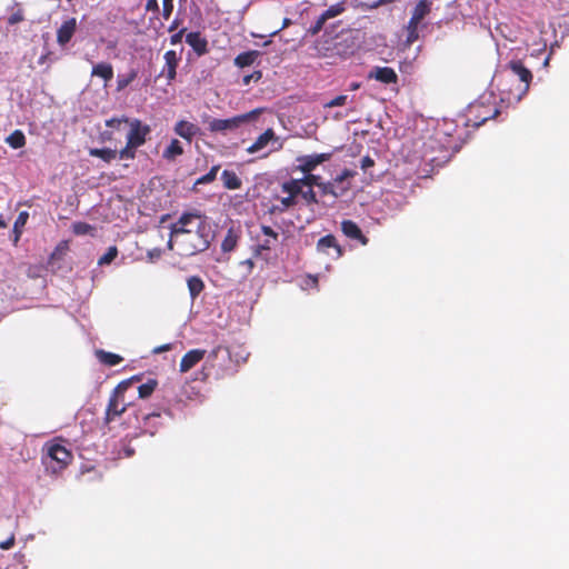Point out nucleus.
I'll list each match as a JSON object with an SVG mask.
<instances>
[{"instance_id": "f257e3e1", "label": "nucleus", "mask_w": 569, "mask_h": 569, "mask_svg": "<svg viewBox=\"0 0 569 569\" xmlns=\"http://www.w3.org/2000/svg\"><path fill=\"white\" fill-rule=\"evenodd\" d=\"M169 249H177L183 257L206 251L213 239V231L208 218L198 210L183 212L171 223Z\"/></svg>"}, {"instance_id": "f03ea898", "label": "nucleus", "mask_w": 569, "mask_h": 569, "mask_svg": "<svg viewBox=\"0 0 569 569\" xmlns=\"http://www.w3.org/2000/svg\"><path fill=\"white\" fill-rule=\"evenodd\" d=\"M236 371L230 351L227 347H216L206 358V361L199 372L202 381L210 377L223 379Z\"/></svg>"}, {"instance_id": "7ed1b4c3", "label": "nucleus", "mask_w": 569, "mask_h": 569, "mask_svg": "<svg viewBox=\"0 0 569 569\" xmlns=\"http://www.w3.org/2000/svg\"><path fill=\"white\" fill-rule=\"evenodd\" d=\"M499 113V108L492 96L480 97V99L470 103L467 109V126L479 128L488 120L496 118Z\"/></svg>"}, {"instance_id": "20e7f679", "label": "nucleus", "mask_w": 569, "mask_h": 569, "mask_svg": "<svg viewBox=\"0 0 569 569\" xmlns=\"http://www.w3.org/2000/svg\"><path fill=\"white\" fill-rule=\"evenodd\" d=\"M43 451L46 453L42 456V463L46 470L52 475H57L66 469L73 458L71 451L58 442H47Z\"/></svg>"}, {"instance_id": "39448f33", "label": "nucleus", "mask_w": 569, "mask_h": 569, "mask_svg": "<svg viewBox=\"0 0 569 569\" xmlns=\"http://www.w3.org/2000/svg\"><path fill=\"white\" fill-rule=\"evenodd\" d=\"M127 383L128 382H119L117 387L112 390L104 412V425H109L110 422L116 420V418L124 413L127 408L129 407L130 403L126 402L124 400Z\"/></svg>"}, {"instance_id": "423d86ee", "label": "nucleus", "mask_w": 569, "mask_h": 569, "mask_svg": "<svg viewBox=\"0 0 569 569\" xmlns=\"http://www.w3.org/2000/svg\"><path fill=\"white\" fill-rule=\"evenodd\" d=\"M261 113V109H254L243 114H238L229 119H212L209 122V130L211 132H222L226 133L228 131H234L244 123L253 121Z\"/></svg>"}, {"instance_id": "0eeeda50", "label": "nucleus", "mask_w": 569, "mask_h": 569, "mask_svg": "<svg viewBox=\"0 0 569 569\" xmlns=\"http://www.w3.org/2000/svg\"><path fill=\"white\" fill-rule=\"evenodd\" d=\"M507 68L510 70L512 77H516L519 80L517 88L515 90H509L510 96L519 101L529 90L532 81V73L527 67H525L521 60H511L507 64Z\"/></svg>"}, {"instance_id": "6e6552de", "label": "nucleus", "mask_w": 569, "mask_h": 569, "mask_svg": "<svg viewBox=\"0 0 569 569\" xmlns=\"http://www.w3.org/2000/svg\"><path fill=\"white\" fill-rule=\"evenodd\" d=\"M353 174L351 170L345 169L332 181H323L320 190L321 193L323 196L330 194L335 198L342 197L350 189V182H346V180L353 177Z\"/></svg>"}, {"instance_id": "1a4fd4ad", "label": "nucleus", "mask_w": 569, "mask_h": 569, "mask_svg": "<svg viewBox=\"0 0 569 569\" xmlns=\"http://www.w3.org/2000/svg\"><path fill=\"white\" fill-rule=\"evenodd\" d=\"M128 126L129 132L127 134V142L138 148L143 146L151 132L150 126L142 123V121L137 118L131 119Z\"/></svg>"}, {"instance_id": "9d476101", "label": "nucleus", "mask_w": 569, "mask_h": 569, "mask_svg": "<svg viewBox=\"0 0 569 569\" xmlns=\"http://www.w3.org/2000/svg\"><path fill=\"white\" fill-rule=\"evenodd\" d=\"M316 250L318 253L328 256L333 260H338L343 256V249L333 234L321 237L316 244Z\"/></svg>"}, {"instance_id": "9b49d317", "label": "nucleus", "mask_w": 569, "mask_h": 569, "mask_svg": "<svg viewBox=\"0 0 569 569\" xmlns=\"http://www.w3.org/2000/svg\"><path fill=\"white\" fill-rule=\"evenodd\" d=\"M331 158V153H313L301 156L297 158V169L302 173L312 172L319 164L328 161Z\"/></svg>"}, {"instance_id": "f8f14e48", "label": "nucleus", "mask_w": 569, "mask_h": 569, "mask_svg": "<svg viewBox=\"0 0 569 569\" xmlns=\"http://www.w3.org/2000/svg\"><path fill=\"white\" fill-rule=\"evenodd\" d=\"M163 59L164 66L160 72V76H164L168 80V83H171L177 77V68L180 58L174 50H169L164 53Z\"/></svg>"}, {"instance_id": "ddd939ff", "label": "nucleus", "mask_w": 569, "mask_h": 569, "mask_svg": "<svg viewBox=\"0 0 569 569\" xmlns=\"http://www.w3.org/2000/svg\"><path fill=\"white\" fill-rule=\"evenodd\" d=\"M341 231L347 238L356 240L362 246H367L369 242V239L362 233L360 227L352 220H342Z\"/></svg>"}, {"instance_id": "4468645a", "label": "nucleus", "mask_w": 569, "mask_h": 569, "mask_svg": "<svg viewBox=\"0 0 569 569\" xmlns=\"http://www.w3.org/2000/svg\"><path fill=\"white\" fill-rule=\"evenodd\" d=\"M77 19L70 18L60 26L57 30V42L59 46L64 47L72 39L76 30H77Z\"/></svg>"}, {"instance_id": "2eb2a0df", "label": "nucleus", "mask_w": 569, "mask_h": 569, "mask_svg": "<svg viewBox=\"0 0 569 569\" xmlns=\"http://www.w3.org/2000/svg\"><path fill=\"white\" fill-rule=\"evenodd\" d=\"M207 351L204 349H192L189 350L180 361V371L188 372L194 366H197L201 360L204 359Z\"/></svg>"}, {"instance_id": "dca6fc26", "label": "nucleus", "mask_w": 569, "mask_h": 569, "mask_svg": "<svg viewBox=\"0 0 569 569\" xmlns=\"http://www.w3.org/2000/svg\"><path fill=\"white\" fill-rule=\"evenodd\" d=\"M176 134L181 137L182 139L191 142L192 139L200 134V128L187 120H179L173 128Z\"/></svg>"}, {"instance_id": "f3484780", "label": "nucleus", "mask_w": 569, "mask_h": 569, "mask_svg": "<svg viewBox=\"0 0 569 569\" xmlns=\"http://www.w3.org/2000/svg\"><path fill=\"white\" fill-rule=\"evenodd\" d=\"M369 78L376 79L377 81L385 83V84H391V83L398 82V74L390 67L373 68L369 73Z\"/></svg>"}, {"instance_id": "a211bd4d", "label": "nucleus", "mask_w": 569, "mask_h": 569, "mask_svg": "<svg viewBox=\"0 0 569 569\" xmlns=\"http://www.w3.org/2000/svg\"><path fill=\"white\" fill-rule=\"evenodd\" d=\"M186 42L198 56H203L208 52V41L200 32H189L186 36Z\"/></svg>"}, {"instance_id": "6ab92c4d", "label": "nucleus", "mask_w": 569, "mask_h": 569, "mask_svg": "<svg viewBox=\"0 0 569 569\" xmlns=\"http://www.w3.org/2000/svg\"><path fill=\"white\" fill-rule=\"evenodd\" d=\"M277 140H278V138H277L273 129L269 128L263 133H261L250 147L247 148V152L248 153L259 152L260 150L264 149L269 144V142L277 141Z\"/></svg>"}, {"instance_id": "aec40b11", "label": "nucleus", "mask_w": 569, "mask_h": 569, "mask_svg": "<svg viewBox=\"0 0 569 569\" xmlns=\"http://www.w3.org/2000/svg\"><path fill=\"white\" fill-rule=\"evenodd\" d=\"M431 11V2L429 0H420L415 6L410 20L412 24L420 23Z\"/></svg>"}, {"instance_id": "412c9836", "label": "nucleus", "mask_w": 569, "mask_h": 569, "mask_svg": "<svg viewBox=\"0 0 569 569\" xmlns=\"http://www.w3.org/2000/svg\"><path fill=\"white\" fill-rule=\"evenodd\" d=\"M261 232L267 237V239L259 244L257 252L259 253L261 250H270L274 243L278 241V232H276L271 227L269 226H261Z\"/></svg>"}, {"instance_id": "4be33fe9", "label": "nucleus", "mask_w": 569, "mask_h": 569, "mask_svg": "<svg viewBox=\"0 0 569 569\" xmlns=\"http://www.w3.org/2000/svg\"><path fill=\"white\" fill-rule=\"evenodd\" d=\"M302 183L300 179H289L281 183L282 192L287 193V196L297 200L298 196L302 193Z\"/></svg>"}, {"instance_id": "5701e85b", "label": "nucleus", "mask_w": 569, "mask_h": 569, "mask_svg": "<svg viewBox=\"0 0 569 569\" xmlns=\"http://www.w3.org/2000/svg\"><path fill=\"white\" fill-rule=\"evenodd\" d=\"M259 56L260 52L257 50L241 52L234 58V66L238 68L249 67L256 62Z\"/></svg>"}, {"instance_id": "b1692460", "label": "nucleus", "mask_w": 569, "mask_h": 569, "mask_svg": "<svg viewBox=\"0 0 569 569\" xmlns=\"http://www.w3.org/2000/svg\"><path fill=\"white\" fill-rule=\"evenodd\" d=\"M92 77H100L106 82H109L113 78V68L108 62H100L93 66L91 71Z\"/></svg>"}, {"instance_id": "393cba45", "label": "nucleus", "mask_w": 569, "mask_h": 569, "mask_svg": "<svg viewBox=\"0 0 569 569\" xmlns=\"http://www.w3.org/2000/svg\"><path fill=\"white\" fill-rule=\"evenodd\" d=\"M221 180L223 182V187L228 190H237L242 184L241 179L231 170H223L221 173Z\"/></svg>"}, {"instance_id": "a878e982", "label": "nucleus", "mask_w": 569, "mask_h": 569, "mask_svg": "<svg viewBox=\"0 0 569 569\" xmlns=\"http://www.w3.org/2000/svg\"><path fill=\"white\" fill-rule=\"evenodd\" d=\"M96 356L101 363L108 367H114L123 360L121 356L102 349L97 350Z\"/></svg>"}, {"instance_id": "bb28decb", "label": "nucleus", "mask_w": 569, "mask_h": 569, "mask_svg": "<svg viewBox=\"0 0 569 569\" xmlns=\"http://www.w3.org/2000/svg\"><path fill=\"white\" fill-rule=\"evenodd\" d=\"M187 286L192 299H196L204 289V282L199 276L189 277Z\"/></svg>"}, {"instance_id": "cd10ccee", "label": "nucleus", "mask_w": 569, "mask_h": 569, "mask_svg": "<svg viewBox=\"0 0 569 569\" xmlns=\"http://www.w3.org/2000/svg\"><path fill=\"white\" fill-rule=\"evenodd\" d=\"M183 153V148L178 139H172L169 146L164 149L162 157L167 160H174Z\"/></svg>"}, {"instance_id": "c85d7f7f", "label": "nucleus", "mask_w": 569, "mask_h": 569, "mask_svg": "<svg viewBox=\"0 0 569 569\" xmlns=\"http://www.w3.org/2000/svg\"><path fill=\"white\" fill-rule=\"evenodd\" d=\"M89 154L91 157L100 158L103 161L109 163L117 158L118 151L110 149V148H101V149L92 148L89 150Z\"/></svg>"}, {"instance_id": "c756f323", "label": "nucleus", "mask_w": 569, "mask_h": 569, "mask_svg": "<svg viewBox=\"0 0 569 569\" xmlns=\"http://www.w3.org/2000/svg\"><path fill=\"white\" fill-rule=\"evenodd\" d=\"M239 236L233 229H229L224 239L221 243V250L223 252H231L238 244Z\"/></svg>"}, {"instance_id": "7c9ffc66", "label": "nucleus", "mask_w": 569, "mask_h": 569, "mask_svg": "<svg viewBox=\"0 0 569 569\" xmlns=\"http://www.w3.org/2000/svg\"><path fill=\"white\" fill-rule=\"evenodd\" d=\"M6 141L11 148L19 149L26 144V137L21 130H14L8 136Z\"/></svg>"}, {"instance_id": "2f4dec72", "label": "nucleus", "mask_w": 569, "mask_h": 569, "mask_svg": "<svg viewBox=\"0 0 569 569\" xmlns=\"http://www.w3.org/2000/svg\"><path fill=\"white\" fill-rule=\"evenodd\" d=\"M158 386L157 379H148L147 382L138 387V393L141 399L149 398Z\"/></svg>"}, {"instance_id": "473e14b6", "label": "nucleus", "mask_w": 569, "mask_h": 569, "mask_svg": "<svg viewBox=\"0 0 569 569\" xmlns=\"http://www.w3.org/2000/svg\"><path fill=\"white\" fill-rule=\"evenodd\" d=\"M297 202H298L297 200H295L293 198H291L289 196L280 198V203L272 206L270 209V212L271 213H276V212L282 213L286 210H288L289 208L295 207L297 204Z\"/></svg>"}, {"instance_id": "72a5a7b5", "label": "nucleus", "mask_w": 569, "mask_h": 569, "mask_svg": "<svg viewBox=\"0 0 569 569\" xmlns=\"http://www.w3.org/2000/svg\"><path fill=\"white\" fill-rule=\"evenodd\" d=\"M300 181L303 187H308L311 189L312 187H318L320 190L323 182L320 176L313 174L312 172L305 173V177L300 178Z\"/></svg>"}, {"instance_id": "f704fd0d", "label": "nucleus", "mask_w": 569, "mask_h": 569, "mask_svg": "<svg viewBox=\"0 0 569 569\" xmlns=\"http://www.w3.org/2000/svg\"><path fill=\"white\" fill-rule=\"evenodd\" d=\"M69 250V244H68V241H60L54 250L52 251V253L50 254V258H49V262H53L54 260H61L67 251Z\"/></svg>"}, {"instance_id": "c9c22d12", "label": "nucleus", "mask_w": 569, "mask_h": 569, "mask_svg": "<svg viewBox=\"0 0 569 569\" xmlns=\"http://www.w3.org/2000/svg\"><path fill=\"white\" fill-rule=\"evenodd\" d=\"M118 256V248L116 246H111L108 248L107 252L102 254L99 260V266L110 264Z\"/></svg>"}, {"instance_id": "e433bc0d", "label": "nucleus", "mask_w": 569, "mask_h": 569, "mask_svg": "<svg viewBox=\"0 0 569 569\" xmlns=\"http://www.w3.org/2000/svg\"><path fill=\"white\" fill-rule=\"evenodd\" d=\"M220 169L219 164L211 167L209 172L197 179L196 184H207L216 180L217 173Z\"/></svg>"}, {"instance_id": "4c0bfd02", "label": "nucleus", "mask_w": 569, "mask_h": 569, "mask_svg": "<svg viewBox=\"0 0 569 569\" xmlns=\"http://www.w3.org/2000/svg\"><path fill=\"white\" fill-rule=\"evenodd\" d=\"M137 78V71L131 70L127 76H119L117 81V89L119 91L127 88Z\"/></svg>"}, {"instance_id": "58836bf2", "label": "nucleus", "mask_w": 569, "mask_h": 569, "mask_svg": "<svg viewBox=\"0 0 569 569\" xmlns=\"http://www.w3.org/2000/svg\"><path fill=\"white\" fill-rule=\"evenodd\" d=\"M93 230H94V227H92L91 224H89L87 222L79 221V222H74L72 224V231L77 236H84V234L91 233Z\"/></svg>"}, {"instance_id": "ea45409f", "label": "nucleus", "mask_w": 569, "mask_h": 569, "mask_svg": "<svg viewBox=\"0 0 569 569\" xmlns=\"http://www.w3.org/2000/svg\"><path fill=\"white\" fill-rule=\"evenodd\" d=\"M130 120L131 119H129L126 116L113 117L111 119L106 120V127L111 128V129H116V130H120L121 126L122 124H129Z\"/></svg>"}, {"instance_id": "a19ab883", "label": "nucleus", "mask_w": 569, "mask_h": 569, "mask_svg": "<svg viewBox=\"0 0 569 569\" xmlns=\"http://www.w3.org/2000/svg\"><path fill=\"white\" fill-rule=\"evenodd\" d=\"M13 9H16L8 18V24L14 26L24 20L23 10L20 8L19 3H16Z\"/></svg>"}, {"instance_id": "79ce46f5", "label": "nucleus", "mask_w": 569, "mask_h": 569, "mask_svg": "<svg viewBox=\"0 0 569 569\" xmlns=\"http://www.w3.org/2000/svg\"><path fill=\"white\" fill-rule=\"evenodd\" d=\"M138 149V147H136L134 144H130L129 142L126 143V147L122 148L120 151H118V156L120 159H126V160H131V159H134L136 157V150Z\"/></svg>"}, {"instance_id": "37998d69", "label": "nucleus", "mask_w": 569, "mask_h": 569, "mask_svg": "<svg viewBox=\"0 0 569 569\" xmlns=\"http://www.w3.org/2000/svg\"><path fill=\"white\" fill-rule=\"evenodd\" d=\"M345 11V7L342 3H336L333 6H330L326 11H323L321 14L325 17L326 20L335 18L339 14H341Z\"/></svg>"}, {"instance_id": "c03bdc74", "label": "nucleus", "mask_w": 569, "mask_h": 569, "mask_svg": "<svg viewBox=\"0 0 569 569\" xmlns=\"http://www.w3.org/2000/svg\"><path fill=\"white\" fill-rule=\"evenodd\" d=\"M418 27H419V23L412 24V20H409V22L407 24V42L409 44H411L418 40V38H419Z\"/></svg>"}, {"instance_id": "a18cd8bd", "label": "nucleus", "mask_w": 569, "mask_h": 569, "mask_svg": "<svg viewBox=\"0 0 569 569\" xmlns=\"http://www.w3.org/2000/svg\"><path fill=\"white\" fill-rule=\"evenodd\" d=\"M300 196L308 206L318 203L317 194L311 188H308L306 191L302 189V193H300Z\"/></svg>"}, {"instance_id": "49530a36", "label": "nucleus", "mask_w": 569, "mask_h": 569, "mask_svg": "<svg viewBox=\"0 0 569 569\" xmlns=\"http://www.w3.org/2000/svg\"><path fill=\"white\" fill-rule=\"evenodd\" d=\"M347 100H348V96H346V94L337 96L332 100L325 103V108H333V107L345 106L347 103Z\"/></svg>"}, {"instance_id": "de8ad7c7", "label": "nucleus", "mask_w": 569, "mask_h": 569, "mask_svg": "<svg viewBox=\"0 0 569 569\" xmlns=\"http://www.w3.org/2000/svg\"><path fill=\"white\" fill-rule=\"evenodd\" d=\"M326 21L327 20L325 19V17L322 14H320L319 18L317 19V21L315 22V24L309 28L308 32L311 36H316L317 33H319L322 30Z\"/></svg>"}, {"instance_id": "09e8293b", "label": "nucleus", "mask_w": 569, "mask_h": 569, "mask_svg": "<svg viewBox=\"0 0 569 569\" xmlns=\"http://www.w3.org/2000/svg\"><path fill=\"white\" fill-rule=\"evenodd\" d=\"M28 219H29V213L27 211H21L18 214V217L13 223V229L24 228Z\"/></svg>"}, {"instance_id": "8fccbe9b", "label": "nucleus", "mask_w": 569, "mask_h": 569, "mask_svg": "<svg viewBox=\"0 0 569 569\" xmlns=\"http://www.w3.org/2000/svg\"><path fill=\"white\" fill-rule=\"evenodd\" d=\"M262 78V72L260 70L253 71L251 74H247L242 79V83L248 86L251 81H259Z\"/></svg>"}, {"instance_id": "3c124183", "label": "nucleus", "mask_w": 569, "mask_h": 569, "mask_svg": "<svg viewBox=\"0 0 569 569\" xmlns=\"http://www.w3.org/2000/svg\"><path fill=\"white\" fill-rule=\"evenodd\" d=\"M173 11V2L162 1V16L164 19H169Z\"/></svg>"}, {"instance_id": "603ef678", "label": "nucleus", "mask_w": 569, "mask_h": 569, "mask_svg": "<svg viewBox=\"0 0 569 569\" xmlns=\"http://www.w3.org/2000/svg\"><path fill=\"white\" fill-rule=\"evenodd\" d=\"M147 256H148V260L150 262H153V261H156V260L161 258L162 250L159 249V248L151 249V250L148 251Z\"/></svg>"}, {"instance_id": "864d4df0", "label": "nucleus", "mask_w": 569, "mask_h": 569, "mask_svg": "<svg viewBox=\"0 0 569 569\" xmlns=\"http://www.w3.org/2000/svg\"><path fill=\"white\" fill-rule=\"evenodd\" d=\"M14 542H16V538H14V535L12 533L7 540L0 542V549L9 550L14 546Z\"/></svg>"}, {"instance_id": "5fc2aeb1", "label": "nucleus", "mask_w": 569, "mask_h": 569, "mask_svg": "<svg viewBox=\"0 0 569 569\" xmlns=\"http://www.w3.org/2000/svg\"><path fill=\"white\" fill-rule=\"evenodd\" d=\"M186 32V28L179 30L178 32H176L174 34H172L170 37V43L171 44H178L182 41V38H183V34Z\"/></svg>"}, {"instance_id": "6e6d98bb", "label": "nucleus", "mask_w": 569, "mask_h": 569, "mask_svg": "<svg viewBox=\"0 0 569 569\" xmlns=\"http://www.w3.org/2000/svg\"><path fill=\"white\" fill-rule=\"evenodd\" d=\"M240 266L246 269V276L250 274L254 268V262L252 259H246L240 262Z\"/></svg>"}, {"instance_id": "4d7b16f0", "label": "nucleus", "mask_w": 569, "mask_h": 569, "mask_svg": "<svg viewBox=\"0 0 569 569\" xmlns=\"http://www.w3.org/2000/svg\"><path fill=\"white\" fill-rule=\"evenodd\" d=\"M146 10L147 11L159 12L158 0H147Z\"/></svg>"}, {"instance_id": "13d9d810", "label": "nucleus", "mask_w": 569, "mask_h": 569, "mask_svg": "<svg viewBox=\"0 0 569 569\" xmlns=\"http://www.w3.org/2000/svg\"><path fill=\"white\" fill-rule=\"evenodd\" d=\"M375 161L369 156H366L361 159V169L367 170L368 168L373 167Z\"/></svg>"}, {"instance_id": "bf43d9fd", "label": "nucleus", "mask_w": 569, "mask_h": 569, "mask_svg": "<svg viewBox=\"0 0 569 569\" xmlns=\"http://www.w3.org/2000/svg\"><path fill=\"white\" fill-rule=\"evenodd\" d=\"M140 380H141V375H136V376H132V377H131V378H129V379L123 380L122 382H128V383L126 385V391L131 387V385H132L133 382H138V381H140Z\"/></svg>"}, {"instance_id": "052dcab7", "label": "nucleus", "mask_w": 569, "mask_h": 569, "mask_svg": "<svg viewBox=\"0 0 569 569\" xmlns=\"http://www.w3.org/2000/svg\"><path fill=\"white\" fill-rule=\"evenodd\" d=\"M172 346L170 343L159 346L153 349L154 353H161L171 350Z\"/></svg>"}, {"instance_id": "680f3d73", "label": "nucleus", "mask_w": 569, "mask_h": 569, "mask_svg": "<svg viewBox=\"0 0 569 569\" xmlns=\"http://www.w3.org/2000/svg\"><path fill=\"white\" fill-rule=\"evenodd\" d=\"M22 232H23V228H20V229H13V234H14V237H13V243H14V244H17V243L19 242V240H20V237H21Z\"/></svg>"}, {"instance_id": "e2e57ef3", "label": "nucleus", "mask_w": 569, "mask_h": 569, "mask_svg": "<svg viewBox=\"0 0 569 569\" xmlns=\"http://www.w3.org/2000/svg\"><path fill=\"white\" fill-rule=\"evenodd\" d=\"M101 138H102L103 141H110V140H112V132L111 131H104L101 134Z\"/></svg>"}, {"instance_id": "0e129e2a", "label": "nucleus", "mask_w": 569, "mask_h": 569, "mask_svg": "<svg viewBox=\"0 0 569 569\" xmlns=\"http://www.w3.org/2000/svg\"><path fill=\"white\" fill-rule=\"evenodd\" d=\"M178 26H179L178 20H173L169 27V31L171 32V31L176 30L178 28Z\"/></svg>"}, {"instance_id": "69168bd1", "label": "nucleus", "mask_w": 569, "mask_h": 569, "mask_svg": "<svg viewBox=\"0 0 569 569\" xmlns=\"http://www.w3.org/2000/svg\"><path fill=\"white\" fill-rule=\"evenodd\" d=\"M126 457H131L134 453V450L131 448L126 447L124 448Z\"/></svg>"}, {"instance_id": "338daca9", "label": "nucleus", "mask_w": 569, "mask_h": 569, "mask_svg": "<svg viewBox=\"0 0 569 569\" xmlns=\"http://www.w3.org/2000/svg\"><path fill=\"white\" fill-rule=\"evenodd\" d=\"M310 278L312 279V282H313L315 284H317V283H318V278H317L316 276H315V277H310Z\"/></svg>"}, {"instance_id": "774afa93", "label": "nucleus", "mask_w": 569, "mask_h": 569, "mask_svg": "<svg viewBox=\"0 0 569 569\" xmlns=\"http://www.w3.org/2000/svg\"><path fill=\"white\" fill-rule=\"evenodd\" d=\"M290 20L289 19H284L283 21V27H287L289 24Z\"/></svg>"}]
</instances>
